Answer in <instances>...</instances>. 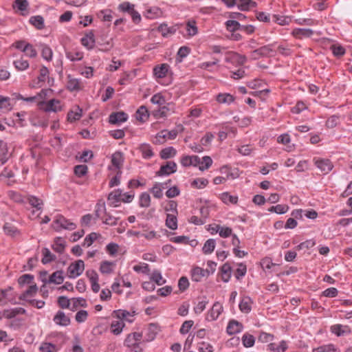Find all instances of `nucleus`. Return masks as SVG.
Segmentation results:
<instances>
[{"instance_id":"13","label":"nucleus","mask_w":352,"mask_h":352,"mask_svg":"<svg viewBox=\"0 0 352 352\" xmlns=\"http://www.w3.org/2000/svg\"><path fill=\"white\" fill-rule=\"evenodd\" d=\"M314 32L311 29L296 28L292 31V35L296 38H309L311 36Z\"/></svg>"},{"instance_id":"50","label":"nucleus","mask_w":352,"mask_h":352,"mask_svg":"<svg viewBox=\"0 0 352 352\" xmlns=\"http://www.w3.org/2000/svg\"><path fill=\"white\" fill-rule=\"evenodd\" d=\"M113 264V263L112 262H109V261H102L100 264V271L102 274L111 273L113 271V269H112Z\"/></svg>"},{"instance_id":"22","label":"nucleus","mask_w":352,"mask_h":352,"mask_svg":"<svg viewBox=\"0 0 352 352\" xmlns=\"http://www.w3.org/2000/svg\"><path fill=\"white\" fill-rule=\"evenodd\" d=\"M124 322L122 320H115L111 324V331L113 334L118 336L121 333L124 327Z\"/></svg>"},{"instance_id":"27","label":"nucleus","mask_w":352,"mask_h":352,"mask_svg":"<svg viewBox=\"0 0 352 352\" xmlns=\"http://www.w3.org/2000/svg\"><path fill=\"white\" fill-rule=\"evenodd\" d=\"M139 149L142 153V157L145 159H149L154 155L151 146L148 144H141Z\"/></svg>"},{"instance_id":"30","label":"nucleus","mask_w":352,"mask_h":352,"mask_svg":"<svg viewBox=\"0 0 352 352\" xmlns=\"http://www.w3.org/2000/svg\"><path fill=\"white\" fill-rule=\"evenodd\" d=\"M176 153L177 151L173 147L169 146L162 149L160 151V155L162 159L167 160L174 157L176 155Z\"/></svg>"},{"instance_id":"54","label":"nucleus","mask_w":352,"mask_h":352,"mask_svg":"<svg viewBox=\"0 0 352 352\" xmlns=\"http://www.w3.org/2000/svg\"><path fill=\"white\" fill-rule=\"evenodd\" d=\"M221 200L225 204L231 203L236 204L238 201V197L236 196L230 195L228 192H223L221 195Z\"/></svg>"},{"instance_id":"33","label":"nucleus","mask_w":352,"mask_h":352,"mask_svg":"<svg viewBox=\"0 0 352 352\" xmlns=\"http://www.w3.org/2000/svg\"><path fill=\"white\" fill-rule=\"evenodd\" d=\"M186 30L189 36H193L198 32V28L196 25V22L194 20L188 21L186 23Z\"/></svg>"},{"instance_id":"3","label":"nucleus","mask_w":352,"mask_h":352,"mask_svg":"<svg viewBox=\"0 0 352 352\" xmlns=\"http://www.w3.org/2000/svg\"><path fill=\"white\" fill-rule=\"evenodd\" d=\"M178 134V131L176 129L171 130L170 131L167 130L161 131L158 133L155 137L157 144H164L166 139L174 140Z\"/></svg>"},{"instance_id":"49","label":"nucleus","mask_w":352,"mask_h":352,"mask_svg":"<svg viewBox=\"0 0 352 352\" xmlns=\"http://www.w3.org/2000/svg\"><path fill=\"white\" fill-rule=\"evenodd\" d=\"M14 65L16 69L23 71L28 68L29 63L28 60L21 58L19 60L14 61Z\"/></svg>"},{"instance_id":"21","label":"nucleus","mask_w":352,"mask_h":352,"mask_svg":"<svg viewBox=\"0 0 352 352\" xmlns=\"http://www.w3.org/2000/svg\"><path fill=\"white\" fill-rule=\"evenodd\" d=\"M257 4L252 0H239L237 6L241 11H248L251 8L256 7Z\"/></svg>"},{"instance_id":"28","label":"nucleus","mask_w":352,"mask_h":352,"mask_svg":"<svg viewBox=\"0 0 352 352\" xmlns=\"http://www.w3.org/2000/svg\"><path fill=\"white\" fill-rule=\"evenodd\" d=\"M65 248V241L61 237H57L55 239L54 243L52 245V249L60 254H62Z\"/></svg>"},{"instance_id":"16","label":"nucleus","mask_w":352,"mask_h":352,"mask_svg":"<svg viewBox=\"0 0 352 352\" xmlns=\"http://www.w3.org/2000/svg\"><path fill=\"white\" fill-rule=\"evenodd\" d=\"M158 333V326L156 324L151 323L148 325L147 331L145 336V340L146 342H151L155 338Z\"/></svg>"},{"instance_id":"18","label":"nucleus","mask_w":352,"mask_h":352,"mask_svg":"<svg viewBox=\"0 0 352 352\" xmlns=\"http://www.w3.org/2000/svg\"><path fill=\"white\" fill-rule=\"evenodd\" d=\"M10 157L8 151L7 143L0 140V162L2 164H5Z\"/></svg>"},{"instance_id":"60","label":"nucleus","mask_w":352,"mask_h":352,"mask_svg":"<svg viewBox=\"0 0 352 352\" xmlns=\"http://www.w3.org/2000/svg\"><path fill=\"white\" fill-rule=\"evenodd\" d=\"M34 279V276L31 274H23L18 279V283L23 286L25 284H29Z\"/></svg>"},{"instance_id":"34","label":"nucleus","mask_w":352,"mask_h":352,"mask_svg":"<svg viewBox=\"0 0 352 352\" xmlns=\"http://www.w3.org/2000/svg\"><path fill=\"white\" fill-rule=\"evenodd\" d=\"M251 299L249 297L243 298L239 303V309L243 313H249L251 311Z\"/></svg>"},{"instance_id":"11","label":"nucleus","mask_w":352,"mask_h":352,"mask_svg":"<svg viewBox=\"0 0 352 352\" xmlns=\"http://www.w3.org/2000/svg\"><path fill=\"white\" fill-rule=\"evenodd\" d=\"M243 324L241 322L232 320L228 324L226 331L229 335H234L241 332L243 330Z\"/></svg>"},{"instance_id":"24","label":"nucleus","mask_w":352,"mask_h":352,"mask_svg":"<svg viewBox=\"0 0 352 352\" xmlns=\"http://www.w3.org/2000/svg\"><path fill=\"white\" fill-rule=\"evenodd\" d=\"M206 273H208V272L207 270L205 271L204 270L199 267H195L192 270V280L195 282H199L201 280L202 277L205 276Z\"/></svg>"},{"instance_id":"44","label":"nucleus","mask_w":352,"mask_h":352,"mask_svg":"<svg viewBox=\"0 0 352 352\" xmlns=\"http://www.w3.org/2000/svg\"><path fill=\"white\" fill-rule=\"evenodd\" d=\"M37 292V287L36 285H32L29 287V288L23 292L20 296L19 299L22 300H25L28 296H34Z\"/></svg>"},{"instance_id":"14","label":"nucleus","mask_w":352,"mask_h":352,"mask_svg":"<svg viewBox=\"0 0 352 352\" xmlns=\"http://www.w3.org/2000/svg\"><path fill=\"white\" fill-rule=\"evenodd\" d=\"M122 190L120 189H117L111 192H110L108 195V201H110V205L113 207L118 206V203L121 201L122 199Z\"/></svg>"},{"instance_id":"12","label":"nucleus","mask_w":352,"mask_h":352,"mask_svg":"<svg viewBox=\"0 0 352 352\" xmlns=\"http://www.w3.org/2000/svg\"><path fill=\"white\" fill-rule=\"evenodd\" d=\"M223 310V306L220 302H214L212 309L208 312V317L210 318V320H216L219 315L222 313Z\"/></svg>"},{"instance_id":"52","label":"nucleus","mask_w":352,"mask_h":352,"mask_svg":"<svg viewBox=\"0 0 352 352\" xmlns=\"http://www.w3.org/2000/svg\"><path fill=\"white\" fill-rule=\"evenodd\" d=\"M151 279L158 285H162L166 283V280L163 279L160 272L155 270L151 274Z\"/></svg>"},{"instance_id":"7","label":"nucleus","mask_w":352,"mask_h":352,"mask_svg":"<svg viewBox=\"0 0 352 352\" xmlns=\"http://www.w3.org/2000/svg\"><path fill=\"white\" fill-rule=\"evenodd\" d=\"M54 223L65 230H73L76 228V225L74 223L70 222L68 219L60 214L56 217Z\"/></svg>"},{"instance_id":"32","label":"nucleus","mask_w":352,"mask_h":352,"mask_svg":"<svg viewBox=\"0 0 352 352\" xmlns=\"http://www.w3.org/2000/svg\"><path fill=\"white\" fill-rule=\"evenodd\" d=\"M166 226L168 228L173 230L177 228V220L175 214H167L166 219Z\"/></svg>"},{"instance_id":"43","label":"nucleus","mask_w":352,"mask_h":352,"mask_svg":"<svg viewBox=\"0 0 352 352\" xmlns=\"http://www.w3.org/2000/svg\"><path fill=\"white\" fill-rule=\"evenodd\" d=\"M29 204L34 208H36L37 210H41L42 206L43 205V201L34 196H30L28 198Z\"/></svg>"},{"instance_id":"39","label":"nucleus","mask_w":352,"mask_h":352,"mask_svg":"<svg viewBox=\"0 0 352 352\" xmlns=\"http://www.w3.org/2000/svg\"><path fill=\"white\" fill-rule=\"evenodd\" d=\"M69 80L67 82V88L71 91H78L80 89V82L78 79L71 78L70 76H68Z\"/></svg>"},{"instance_id":"42","label":"nucleus","mask_w":352,"mask_h":352,"mask_svg":"<svg viewBox=\"0 0 352 352\" xmlns=\"http://www.w3.org/2000/svg\"><path fill=\"white\" fill-rule=\"evenodd\" d=\"M151 204V197L147 192H142L140 196V206L142 208H148Z\"/></svg>"},{"instance_id":"59","label":"nucleus","mask_w":352,"mask_h":352,"mask_svg":"<svg viewBox=\"0 0 352 352\" xmlns=\"http://www.w3.org/2000/svg\"><path fill=\"white\" fill-rule=\"evenodd\" d=\"M88 168L86 165H77L74 167V173L76 176L80 177L86 175Z\"/></svg>"},{"instance_id":"47","label":"nucleus","mask_w":352,"mask_h":352,"mask_svg":"<svg viewBox=\"0 0 352 352\" xmlns=\"http://www.w3.org/2000/svg\"><path fill=\"white\" fill-rule=\"evenodd\" d=\"M10 98L0 96V109L9 111L12 109V105L10 102Z\"/></svg>"},{"instance_id":"55","label":"nucleus","mask_w":352,"mask_h":352,"mask_svg":"<svg viewBox=\"0 0 352 352\" xmlns=\"http://www.w3.org/2000/svg\"><path fill=\"white\" fill-rule=\"evenodd\" d=\"M43 47H42V51H41V55H42V57L45 59L46 60H52V49L46 45H42Z\"/></svg>"},{"instance_id":"40","label":"nucleus","mask_w":352,"mask_h":352,"mask_svg":"<svg viewBox=\"0 0 352 352\" xmlns=\"http://www.w3.org/2000/svg\"><path fill=\"white\" fill-rule=\"evenodd\" d=\"M226 26L228 31L234 32L236 30H241V25L236 20H228L226 22Z\"/></svg>"},{"instance_id":"41","label":"nucleus","mask_w":352,"mask_h":352,"mask_svg":"<svg viewBox=\"0 0 352 352\" xmlns=\"http://www.w3.org/2000/svg\"><path fill=\"white\" fill-rule=\"evenodd\" d=\"M3 230L8 235L14 236L19 233L17 228L11 223H6L3 226Z\"/></svg>"},{"instance_id":"29","label":"nucleus","mask_w":352,"mask_h":352,"mask_svg":"<svg viewBox=\"0 0 352 352\" xmlns=\"http://www.w3.org/2000/svg\"><path fill=\"white\" fill-rule=\"evenodd\" d=\"M63 280V271H56L50 275L48 282L58 285L61 284Z\"/></svg>"},{"instance_id":"61","label":"nucleus","mask_w":352,"mask_h":352,"mask_svg":"<svg viewBox=\"0 0 352 352\" xmlns=\"http://www.w3.org/2000/svg\"><path fill=\"white\" fill-rule=\"evenodd\" d=\"M331 49L332 50L333 55L337 57H340L345 54L344 48L340 45H333L331 47Z\"/></svg>"},{"instance_id":"17","label":"nucleus","mask_w":352,"mask_h":352,"mask_svg":"<svg viewBox=\"0 0 352 352\" xmlns=\"http://www.w3.org/2000/svg\"><path fill=\"white\" fill-rule=\"evenodd\" d=\"M226 62H236L239 65H243L246 61L245 56L240 55L237 53L230 52L226 58Z\"/></svg>"},{"instance_id":"6","label":"nucleus","mask_w":352,"mask_h":352,"mask_svg":"<svg viewBox=\"0 0 352 352\" xmlns=\"http://www.w3.org/2000/svg\"><path fill=\"white\" fill-rule=\"evenodd\" d=\"M128 119V115L124 111L111 113L109 116V122L112 124H120Z\"/></svg>"},{"instance_id":"63","label":"nucleus","mask_w":352,"mask_h":352,"mask_svg":"<svg viewBox=\"0 0 352 352\" xmlns=\"http://www.w3.org/2000/svg\"><path fill=\"white\" fill-rule=\"evenodd\" d=\"M208 303V301L206 298L201 301H199L194 307L195 313L197 314H201L206 309Z\"/></svg>"},{"instance_id":"35","label":"nucleus","mask_w":352,"mask_h":352,"mask_svg":"<svg viewBox=\"0 0 352 352\" xmlns=\"http://www.w3.org/2000/svg\"><path fill=\"white\" fill-rule=\"evenodd\" d=\"M43 258H42V263L43 264L49 263L56 259V256L51 253L50 250L47 248H44L42 250Z\"/></svg>"},{"instance_id":"26","label":"nucleus","mask_w":352,"mask_h":352,"mask_svg":"<svg viewBox=\"0 0 352 352\" xmlns=\"http://www.w3.org/2000/svg\"><path fill=\"white\" fill-rule=\"evenodd\" d=\"M149 114L145 106H141L136 111V119L142 122L148 118Z\"/></svg>"},{"instance_id":"20","label":"nucleus","mask_w":352,"mask_h":352,"mask_svg":"<svg viewBox=\"0 0 352 352\" xmlns=\"http://www.w3.org/2000/svg\"><path fill=\"white\" fill-rule=\"evenodd\" d=\"M29 22L37 30H43L45 28L44 19L41 15L31 16L30 18Z\"/></svg>"},{"instance_id":"51","label":"nucleus","mask_w":352,"mask_h":352,"mask_svg":"<svg viewBox=\"0 0 352 352\" xmlns=\"http://www.w3.org/2000/svg\"><path fill=\"white\" fill-rule=\"evenodd\" d=\"M82 109L77 107V111H70L67 114V119L70 122H74L80 120L82 116Z\"/></svg>"},{"instance_id":"1","label":"nucleus","mask_w":352,"mask_h":352,"mask_svg":"<svg viewBox=\"0 0 352 352\" xmlns=\"http://www.w3.org/2000/svg\"><path fill=\"white\" fill-rule=\"evenodd\" d=\"M85 263L82 260H78L69 265L67 268L69 278H76L80 276L84 271Z\"/></svg>"},{"instance_id":"19","label":"nucleus","mask_w":352,"mask_h":352,"mask_svg":"<svg viewBox=\"0 0 352 352\" xmlns=\"http://www.w3.org/2000/svg\"><path fill=\"white\" fill-rule=\"evenodd\" d=\"M81 43L83 46L86 47L88 50L94 47L95 44L94 35L92 32H89L81 38Z\"/></svg>"},{"instance_id":"36","label":"nucleus","mask_w":352,"mask_h":352,"mask_svg":"<svg viewBox=\"0 0 352 352\" xmlns=\"http://www.w3.org/2000/svg\"><path fill=\"white\" fill-rule=\"evenodd\" d=\"M242 343L246 348L252 347L255 343V338L252 335L246 333L242 337Z\"/></svg>"},{"instance_id":"5","label":"nucleus","mask_w":352,"mask_h":352,"mask_svg":"<svg viewBox=\"0 0 352 352\" xmlns=\"http://www.w3.org/2000/svg\"><path fill=\"white\" fill-rule=\"evenodd\" d=\"M315 165L324 174H327L333 168L332 162L328 159H315Z\"/></svg>"},{"instance_id":"4","label":"nucleus","mask_w":352,"mask_h":352,"mask_svg":"<svg viewBox=\"0 0 352 352\" xmlns=\"http://www.w3.org/2000/svg\"><path fill=\"white\" fill-rule=\"evenodd\" d=\"M177 171V164L175 162L168 161L165 165L161 166L160 170L156 172V175L162 177L164 175H169Z\"/></svg>"},{"instance_id":"15","label":"nucleus","mask_w":352,"mask_h":352,"mask_svg":"<svg viewBox=\"0 0 352 352\" xmlns=\"http://www.w3.org/2000/svg\"><path fill=\"white\" fill-rule=\"evenodd\" d=\"M169 65L166 63L157 65L153 68V74L157 78H164L168 71Z\"/></svg>"},{"instance_id":"58","label":"nucleus","mask_w":352,"mask_h":352,"mask_svg":"<svg viewBox=\"0 0 352 352\" xmlns=\"http://www.w3.org/2000/svg\"><path fill=\"white\" fill-rule=\"evenodd\" d=\"M212 164V160L209 156H204L201 161V166H199L200 170H204L210 167Z\"/></svg>"},{"instance_id":"53","label":"nucleus","mask_w":352,"mask_h":352,"mask_svg":"<svg viewBox=\"0 0 352 352\" xmlns=\"http://www.w3.org/2000/svg\"><path fill=\"white\" fill-rule=\"evenodd\" d=\"M100 236V234L96 233V232H91L89 235H87L85 239H84V242L82 243V245L84 247H89L92 245L94 241L97 239L98 236Z\"/></svg>"},{"instance_id":"64","label":"nucleus","mask_w":352,"mask_h":352,"mask_svg":"<svg viewBox=\"0 0 352 352\" xmlns=\"http://www.w3.org/2000/svg\"><path fill=\"white\" fill-rule=\"evenodd\" d=\"M335 351L333 344L323 345L313 349V352H335Z\"/></svg>"},{"instance_id":"23","label":"nucleus","mask_w":352,"mask_h":352,"mask_svg":"<svg viewBox=\"0 0 352 352\" xmlns=\"http://www.w3.org/2000/svg\"><path fill=\"white\" fill-rule=\"evenodd\" d=\"M123 156L122 153L120 151L116 152L113 153L111 156V164L118 169V170H120V168L122 167V163H123Z\"/></svg>"},{"instance_id":"31","label":"nucleus","mask_w":352,"mask_h":352,"mask_svg":"<svg viewBox=\"0 0 352 352\" xmlns=\"http://www.w3.org/2000/svg\"><path fill=\"white\" fill-rule=\"evenodd\" d=\"M215 245H216V241L214 239H208L205 242L204 247L202 248L203 252L205 254H211L214 250Z\"/></svg>"},{"instance_id":"9","label":"nucleus","mask_w":352,"mask_h":352,"mask_svg":"<svg viewBox=\"0 0 352 352\" xmlns=\"http://www.w3.org/2000/svg\"><path fill=\"white\" fill-rule=\"evenodd\" d=\"M53 320L56 324L63 327L69 325L71 322L70 318L62 311H58L56 313Z\"/></svg>"},{"instance_id":"45","label":"nucleus","mask_w":352,"mask_h":352,"mask_svg":"<svg viewBox=\"0 0 352 352\" xmlns=\"http://www.w3.org/2000/svg\"><path fill=\"white\" fill-rule=\"evenodd\" d=\"M289 206L287 205L278 204L275 206H272L268 209L269 212H276L277 214H285L287 212Z\"/></svg>"},{"instance_id":"48","label":"nucleus","mask_w":352,"mask_h":352,"mask_svg":"<svg viewBox=\"0 0 352 352\" xmlns=\"http://www.w3.org/2000/svg\"><path fill=\"white\" fill-rule=\"evenodd\" d=\"M231 270H232V268L228 263H225L222 265V267L221 268V273L223 275H227V278H225L224 276H222V280L224 282H228L229 280V279L230 278Z\"/></svg>"},{"instance_id":"62","label":"nucleus","mask_w":352,"mask_h":352,"mask_svg":"<svg viewBox=\"0 0 352 352\" xmlns=\"http://www.w3.org/2000/svg\"><path fill=\"white\" fill-rule=\"evenodd\" d=\"M23 52H25L27 56L34 58L37 55V52L36 50L33 47V46L31 44L26 45L24 48L23 49Z\"/></svg>"},{"instance_id":"2","label":"nucleus","mask_w":352,"mask_h":352,"mask_svg":"<svg viewBox=\"0 0 352 352\" xmlns=\"http://www.w3.org/2000/svg\"><path fill=\"white\" fill-rule=\"evenodd\" d=\"M274 52V50L272 48V45H264L252 51L250 54V57L253 60H257L262 57L270 56Z\"/></svg>"},{"instance_id":"8","label":"nucleus","mask_w":352,"mask_h":352,"mask_svg":"<svg viewBox=\"0 0 352 352\" xmlns=\"http://www.w3.org/2000/svg\"><path fill=\"white\" fill-rule=\"evenodd\" d=\"M60 101L58 100L52 99L50 100L47 103L44 102H41L39 103L41 106L40 108L43 109L45 111H54L56 112L61 109L60 106L59 105Z\"/></svg>"},{"instance_id":"38","label":"nucleus","mask_w":352,"mask_h":352,"mask_svg":"<svg viewBox=\"0 0 352 352\" xmlns=\"http://www.w3.org/2000/svg\"><path fill=\"white\" fill-rule=\"evenodd\" d=\"M119 217H116L111 215L110 213L105 211L104 217L103 219V223L113 226H116L118 223V221L119 220Z\"/></svg>"},{"instance_id":"37","label":"nucleus","mask_w":352,"mask_h":352,"mask_svg":"<svg viewBox=\"0 0 352 352\" xmlns=\"http://www.w3.org/2000/svg\"><path fill=\"white\" fill-rule=\"evenodd\" d=\"M217 100L219 103L230 104L234 100V98L230 94H219L217 96Z\"/></svg>"},{"instance_id":"56","label":"nucleus","mask_w":352,"mask_h":352,"mask_svg":"<svg viewBox=\"0 0 352 352\" xmlns=\"http://www.w3.org/2000/svg\"><path fill=\"white\" fill-rule=\"evenodd\" d=\"M273 19L276 23L280 25H287L292 21L289 16H279L276 14L273 16Z\"/></svg>"},{"instance_id":"46","label":"nucleus","mask_w":352,"mask_h":352,"mask_svg":"<svg viewBox=\"0 0 352 352\" xmlns=\"http://www.w3.org/2000/svg\"><path fill=\"white\" fill-rule=\"evenodd\" d=\"M39 350L42 352H56L58 349L54 344L50 342H43L40 346Z\"/></svg>"},{"instance_id":"10","label":"nucleus","mask_w":352,"mask_h":352,"mask_svg":"<svg viewBox=\"0 0 352 352\" xmlns=\"http://www.w3.org/2000/svg\"><path fill=\"white\" fill-rule=\"evenodd\" d=\"M14 9L21 12V15L25 16L28 14L29 2L28 0H14L12 3Z\"/></svg>"},{"instance_id":"25","label":"nucleus","mask_w":352,"mask_h":352,"mask_svg":"<svg viewBox=\"0 0 352 352\" xmlns=\"http://www.w3.org/2000/svg\"><path fill=\"white\" fill-rule=\"evenodd\" d=\"M158 30L162 33L163 36H167L169 34H173L177 31V26L168 27L166 24H161L158 27Z\"/></svg>"},{"instance_id":"57","label":"nucleus","mask_w":352,"mask_h":352,"mask_svg":"<svg viewBox=\"0 0 352 352\" xmlns=\"http://www.w3.org/2000/svg\"><path fill=\"white\" fill-rule=\"evenodd\" d=\"M118 9L123 12L130 14L134 10V5L128 1H125L119 5Z\"/></svg>"}]
</instances>
